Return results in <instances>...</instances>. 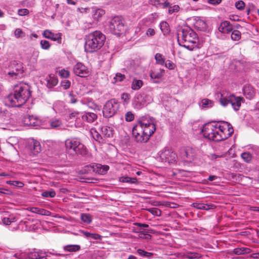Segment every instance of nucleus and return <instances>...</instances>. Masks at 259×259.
Listing matches in <instances>:
<instances>
[{
  "label": "nucleus",
  "mask_w": 259,
  "mask_h": 259,
  "mask_svg": "<svg viewBox=\"0 0 259 259\" xmlns=\"http://www.w3.org/2000/svg\"><path fill=\"white\" fill-rule=\"evenodd\" d=\"M231 33V38L233 40H238L241 37V33L239 31L237 30H233L232 29V31Z\"/></svg>",
  "instance_id": "40"
},
{
  "label": "nucleus",
  "mask_w": 259,
  "mask_h": 259,
  "mask_svg": "<svg viewBox=\"0 0 259 259\" xmlns=\"http://www.w3.org/2000/svg\"><path fill=\"white\" fill-rule=\"evenodd\" d=\"M178 41L180 46L187 49L189 50H193L197 46V43H196V42H187L185 40H180V38H178Z\"/></svg>",
  "instance_id": "25"
},
{
  "label": "nucleus",
  "mask_w": 259,
  "mask_h": 259,
  "mask_svg": "<svg viewBox=\"0 0 259 259\" xmlns=\"http://www.w3.org/2000/svg\"><path fill=\"white\" fill-rule=\"evenodd\" d=\"M23 71L22 64L19 63L14 64L8 73L10 77L16 78L23 76Z\"/></svg>",
  "instance_id": "14"
},
{
  "label": "nucleus",
  "mask_w": 259,
  "mask_h": 259,
  "mask_svg": "<svg viewBox=\"0 0 259 259\" xmlns=\"http://www.w3.org/2000/svg\"><path fill=\"white\" fill-rule=\"evenodd\" d=\"M169 0H150L151 5L157 8L165 9L169 7Z\"/></svg>",
  "instance_id": "22"
},
{
  "label": "nucleus",
  "mask_w": 259,
  "mask_h": 259,
  "mask_svg": "<svg viewBox=\"0 0 259 259\" xmlns=\"http://www.w3.org/2000/svg\"><path fill=\"white\" fill-rule=\"evenodd\" d=\"M79 232L86 238H91L95 240H100L101 239V236L98 234L92 233L85 230H80Z\"/></svg>",
  "instance_id": "26"
},
{
  "label": "nucleus",
  "mask_w": 259,
  "mask_h": 259,
  "mask_svg": "<svg viewBox=\"0 0 259 259\" xmlns=\"http://www.w3.org/2000/svg\"><path fill=\"white\" fill-rule=\"evenodd\" d=\"M155 59L156 63L159 65H164V59L162 54L160 53H156L155 55Z\"/></svg>",
  "instance_id": "41"
},
{
  "label": "nucleus",
  "mask_w": 259,
  "mask_h": 259,
  "mask_svg": "<svg viewBox=\"0 0 259 259\" xmlns=\"http://www.w3.org/2000/svg\"><path fill=\"white\" fill-rule=\"evenodd\" d=\"M61 85L63 89L67 90L70 88L71 82L68 80L64 79L61 81Z\"/></svg>",
  "instance_id": "56"
},
{
  "label": "nucleus",
  "mask_w": 259,
  "mask_h": 259,
  "mask_svg": "<svg viewBox=\"0 0 259 259\" xmlns=\"http://www.w3.org/2000/svg\"><path fill=\"white\" fill-rule=\"evenodd\" d=\"M47 87L49 88H53L58 83V79L54 74H50L46 78Z\"/></svg>",
  "instance_id": "24"
},
{
  "label": "nucleus",
  "mask_w": 259,
  "mask_h": 259,
  "mask_svg": "<svg viewBox=\"0 0 259 259\" xmlns=\"http://www.w3.org/2000/svg\"><path fill=\"white\" fill-rule=\"evenodd\" d=\"M42 36L48 39L57 41L58 44H61L62 41V33L58 32L54 33L49 29H46L44 31Z\"/></svg>",
  "instance_id": "17"
},
{
  "label": "nucleus",
  "mask_w": 259,
  "mask_h": 259,
  "mask_svg": "<svg viewBox=\"0 0 259 259\" xmlns=\"http://www.w3.org/2000/svg\"><path fill=\"white\" fill-rule=\"evenodd\" d=\"M65 146L66 150L71 154L85 155L87 150L84 145L81 143L79 139L71 138L66 140Z\"/></svg>",
  "instance_id": "6"
},
{
  "label": "nucleus",
  "mask_w": 259,
  "mask_h": 259,
  "mask_svg": "<svg viewBox=\"0 0 259 259\" xmlns=\"http://www.w3.org/2000/svg\"><path fill=\"white\" fill-rule=\"evenodd\" d=\"M134 225L137 227V228H134V231L136 232H139L142 234H144V231L142 230V228H147L149 227V225L147 224L139 223H135L134 224Z\"/></svg>",
  "instance_id": "35"
},
{
  "label": "nucleus",
  "mask_w": 259,
  "mask_h": 259,
  "mask_svg": "<svg viewBox=\"0 0 259 259\" xmlns=\"http://www.w3.org/2000/svg\"><path fill=\"white\" fill-rule=\"evenodd\" d=\"M143 85V82L142 80L134 78L132 83V89L133 90H139Z\"/></svg>",
  "instance_id": "30"
},
{
  "label": "nucleus",
  "mask_w": 259,
  "mask_h": 259,
  "mask_svg": "<svg viewBox=\"0 0 259 259\" xmlns=\"http://www.w3.org/2000/svg\"><path fill=\"white\" fill-rule=\"evenodd\" d=\"M59 74L61 77L66 78L69 77L70 72L68 70L63 69L59 71Z\"/></svg>",
  "instance_id": "54"
},
{
  "label": "nucleus",
  "mask_w": 259,
  "mask_h": 259,
  "mask_svg": "<svg viewBox=\"0 0 259 259\" xmlns=\"http://www.w3.org/2000/svg\"><path fill=\"white\" fill-rule=\"evenodd\" d=\"M80 218L84 223L87 224H90L92 221L91 215L88 213H82Z\"/></svg>",
  "instance_id": "39"
},
{
  "label": "nucleus",
  "mask_w": 259,
  "mask_h": 259,
  "mask_svg": "<svg viewBox=\"0 0 259 259\" xmlns=\"http://www.w3.org/2000/svg\"><path fill=\"white\" fill-rule=\"evenodd\" d=\"M33 155H36L41 151V146L39 142L37 141H32V146L31 147Z\"/></svg>",
  "instance_id": "28"
},
{
  "label": "nucleus",
  "mask_w": 259,
  "mask_h": 259,
  "mask_svg": "<svg viewBox=\"0 0 259 259\" xmlns=\"http://www.w3.org/2000/svg\"><path fill=\"white\" fill-rule=\"evenodd\" d=\"M97 118L96 114L92 112H74L69 115V118L75 120V124L77 126L83 125L84 121L92 123Z\"/></svg>",
  "instance_id": "7"
},
{
  "label": "nucleus",
  "mask_w": 259,
  "mask_h": 259,
  "mask_svg": "<svg viewBox=\"0 0 259 259\" xmlns=\"http://www.w3.org/2000/svg\"><path fill=\"white\" fill-rule=\"evenodd\" d=\"M213 105V103L211 100L208 99H204L201 100L200 106L203 109L211 107Z\"/></svg>",
  "instance_id": "34"
},
{
  "label": "nucleus",
  "mask_w": 259,
  "mask_h": 259,
  "mask_svg": "<svg viewBox=\"0 0 259 259\" xmlns=\"http://www.w3.org/2000/svg\"><path fill=\"white\" fill-rule=\"evenodd\" d=\"M135 115L131 111H128L125 115V119L126 121H132L134 119Z\"/></svg>",
  "instance_id": "55"
},
{
  "label": "nucleus",
  "mask_w": 259,
  "mask_h": 259,
  "mask_svg": "<svg viewBox=\"0 0 259 259\" xmlns=\"http://www.w3.org/2000/svg\"><path fill=\"white\" fill-rule=\"evenodd\" d=\"M53 109L56 112H59L64 109V103L62 101H57L53 105Z\"/></svg>",
  "instance_id": "37"
},
{
  "label": "nucleus",
  "mask_w": 259,
  "mask_h": 259,
  "mask_svg": "<svg viewBox=\"0 0 259 259\" xmlns=\"http://www.w3.org/2000/svg\"><path fill=\"white\" fill-rule=\"evenodd\" d=\"M13 186H14L15 187H19V188H21V187H23L24 184H23V183H22L21 181H14L13 182Z\"/></svg>",
  "instance_id": "64"
},
{
  "label": "nucleus",
  "mask_w": 259,
  "mask_h": 259,
  "mask_svg": "<svg viewBox=\"0 0 259 259\" xmlns=\"http://www.w3.org/2000/svg\"><path fill=\"white\" fill-rule=\"evenodd\" d=\"M200 257V255L199 253L189 252L184 253L183 255V258L182 259H193L199 258Z\"/></svg>",
  "instance_id": "36"
},
{
  "label": "nucleus",
  "mask_w": 259,
  "mask_h": 259,
  "mask_svg": "<svg viewBox=\"0 0 259 259\" xmlns=\"http://www.w3.org/2000/svg\"><path fill=\"white\" fill-rule=\"evenodd\" d=\"M235 6L237 9L241 11L244 9L245 4L242 1H238L235 3Z\"/></svg>",
  "instance_id": "52"
},
{
  "label": "nucleus",
  "mask_w": 259,
  "mask_h": 259,
  "mask_svg": "<svg viewBox=\"0 0 259 259\" xmlns=\"http://www.w3.org/2000/svg\"><path fill=\"white\" fill-rule=\"evenodd\" d=\"M40 46L42 49L48 50L51 47V44L47 40H41L40 42Z\"/></svg>",
  "instance_id": "42"
},
{
  "label": "nucleus",
  "mask_w": 259,
  "mask_h": 259,
  "mask_svg": "<svg viewBox=\"0 0 259 259\" xmlns=\"http://www.w3.org/2000/svg\"><path fill=\"white\" fill-rule=\"evenodd\" d=\"M18 14L21 16H26L29 14V10L27 9H20L18 10Z\"/></svg>",
  "instance_id": "60"
},
{
  "label": "nucleus",
  "mask_w": 259,
  "mask_h": 259,
  "mask_svg": "<svg viewBox=\"0 0 259 259\" xmlns=\"http://www.w3.org/2000/svg\"><path fill=\"white\" fill-rule=\"evenodd\" d=\"M192 206L197 208L199 209H203V210H208L209 209H212L215 208V206L213 204H204V203H200L198 202H195L192 204Z\"/></svg>",
  "instance_id": "23"
},
{
  "label": "nucleus",
  "mask_w": 259,
  "mask_h": 259,
  "mask_svg": "<svg viewBox=\"0 0 259 259\" xmlns=\"http://www.w3.org/2000/svg\"><path fill=\"white\" fill-rule=\"evenodd\" d=\"M62 124L61 121L59 119H54L51 121L50 125L52 128H56Z\"/></svg>",
  "instance_id": "58"
},
{
  "label": "nucleus",
  "mask_w": 259,
  "mask_h": 259,
  "mask_svg": "<svg viewBox=\"0 0 259 259\" xmlns=\"http://www.w3.org/2000/svg\"><path fill=\"white\" fill-rule=\"evenodd\" d=\"M155 34V30L153 28H148L146 32V35L148 36H152Z\"/></svg>",
  "instance_id": "62"
},
{
  "label": "nucleus",
  "mask_w": 259,
  "mask_h": 259,
  "mask_svg": "<svg viewBox=\"0 0 259 259\" xmlns=\"http://www.w3.org/2000/svg\"><path fill=\"white\" fill-rule=\"evenodd\" d=\"M119 181L122 183H128L131 184H137L138 183V180L136 178H131L127 176L120 177Z\"/></svg>",
  "instance_id": "29"
},
{
  "label": "nucleus",
  "mask_w": 259,
  "mask_h": 259,
  "mask_svg": "<svg viewBox=\"0 0 259 259\" xmlns=\"http://www.w3.org/2000/svg\"><path fill=\"white\" fill-rule=\"evenodd\" d=\"M234 130L227 122H211L205 124L202 128L204 138L214 142H220L231 136Z\"/></svg>",
  "instance_id": "1"
},
{
  "label": "nucleus",
  "mask_w": 259,
  "mask_h": 259,
  "mask_svg": "<svg viewBox=\"0 0 259 259\" xmlns=\"http://www.w3.org/2000/svg\"><path fill=\"white\" fill-rule=\"evenodd\" d=\"M41 195L44 197L53 198L56 196V192L54 191H44L42 193Z\"/></svg>",
  "instance_id": "51"
},
{
  "label": "nucleus",
  "mask_w": 259,
  "mask_h": 259,
  "mask_svg": "<svg viewBox=\"0 0 259 259\" xmlns=\"http://www.w3.org/2000/svg\"><path fill=\"white\" fill-rule=\"evenodd\" d=\"M49 255L42 250L33 251L27 253L25 259H48Z\"/></svg>",
  "instance_id": "18"
},
{
  "label": "nucleus",
  "mask_w": 259,
  "mask_h": 259,
  "mask_svg": "<svg viewBox=\"0 0 259 259\" xmlns=\"http://www.w3.org/2000/svg\"><path fill=\"white\" fill-rule=\"evenodd\" d=\"M30 95L27 85L19 84L14 87L13 93L8 96L7 101L12 106L20 107L27 101Z\"/></svg>",
  "instance_id": "3"
},
{
  "label": "nucleus",
  "mask_w": 259,
  "mask_h": 259,
  "mask_svg": "<svg viewBox=\"0 0 259 259\" xmlns=\"http://www.w3.org/2000/svg\"><path fill=\"white\" fill-rule=\"evenodd\" d=\"M243 92L244 96L249 100L252 99L256 94L255 90L250 84H246L243 87Z\"/></svg>",
  "instance_id": "19"
},
{
  "label": "nucleus",
  "mask_w": 259,
  "mask_h": 259,
  "mask_svg": "<svg viewBox=\"0 0 259 259\" xmlns=\"http://www.w3.org/2000/svg\"><path fill=\"white\" fill-rule=\"evenodd\" d=\"M64 250L68 252H75L80 249L79 245H67L63 247Z\"/></svg>",
  "instance_id": "33"
},
{
  "label": "nucleus",
  "mask_w": 259,
  "mask_h": 259,
  "mask_svg": "<svg viewBox=\"0 0 259 259\" xmlns=\"http://www.w3.org/2000/svg\"><path fill=\"white\" fill-rule=\"evenodd\" d=\"M217 98L223 106L225 107L229 104H231L232 107L235 111L239 110L241 102L244 100L242 97H236L233 94L226 92L218 93L217 94Z\"/></svg>",
  "instance_id": "5"
},
{
  "label": "nucleus",
  "mask_w": 259,
  "mask_h": 259,
  "mask_svg": "<svg viewBox=\"0 0 259 259\" xmlns=\"http://www.w3.org/2000/svg\"><path fill=\"white\" fill-rule=\"evenodd\" d=\"M165 66L170 70L173 69L175 67V64L170 61H167L165 63Z\"/></svg>",
  "instance_id": "63"
},
{
  "label": "nucleus",
  "mask_w": 259,
  "mask_h": 259,
  "mask_svg": "<svg viewBox=\"0 0 259 259\" xmlns=\"http://www.w3.org/2000/svg\"><path fill=\"white\" fill-rule=\"evenodd\" d=\"M121 99L124 104H127L130 101V95L128 94L124 93L121 95Z\"/></svg>",
  "instance_id": "61"
},
{
  "label": "nucleus",
  "mask_w": 259,
  "mask_h": 259,
  "mask_svg": "<svg viewBox=\"0 0 259 259\" xmlns=\"http://www.w3.org/2000/svg\"><path fill=\"white\" fill-rule=\"evenodd\" d=\"M160 29L162 32L164 33H167L169 31L168 24L167 22L163 21L160 24Z\"/></svg>",
  "instance_id": "46"
},
{
  "label": "nucleus",
  "mask_w": 259,
  "mask_h": 259,
  "mask_svg": "<svg viewBox=\"0 0 259 259\" xmlns=\"http://www.w3.org/2000/svg\"><path fill=\"white\" fill-rule=\"evenodd\" d=\"M250 249L248 248H236L233 250V252L237 255L243 254L245 253L249 252Z\"/></svg>",
  "instance_id": "38"
},
{
  "label": "nucleus",
  "mask_w": 259,
  "mask_h": 259,
  "mask_svg": "<svg viewBox=\"0 0 259 259\" xmlns=\"http://www.w3.org/2000/svg\"><path fill=\"white\" fill-rule=\"evenodd\" d=\"M93 170L100 175L105 174L109 170V166L106 165H102L100 164H94L93 165Z\"/></svg>",
  "instance_id": "21"
},
{
  "label": "nucleus",
  "mask_w": 259,
  "mask_h": 259,
  "mask_svg": "<svg viewBox=\"0 0 259 259\" xmlns=\"http://www.w3.org/2000/svg\"><path fill=\"white\" fill-rule=\"evenodd\" d=\"M31 210L33 213L44 215H50L51 214V212L49 211L37 207H32Z\"/></svg>",
  "instance_id": "32"
},
{
  "label": "nucleus",
  "mask_w": 259,
  "mask_h": 259,
  "mask_svg": "<svg viewBox=\"0 0 259 259\" xmlns=\"http://www.w3.org/2000/svg\"><path fill=\"white\" fill-rule=\"evenodd\" d=\"M73 72L81 77H85L89 74L88 68L82 63L78 62L73 67Z\"/></svg>",
  "instance_id": "16"
},
{
  "label": "nucleus",
  "mask_w": 259,
  "mask_h": 259,
  "mask_svg": "<svg viewBox=\"0 0 259 259\" xmlns=\"http://www.w3.org/2000/svg\"><path fill=\"white\" fill-rule=\"evenodd\" d=\"M106 37L99 31L90 33L85 38L84 50L87 52L92 53L100 49L104 45Z\"/></svg>",
  "instance_id": "4"
},
{
  "label": "nucleus",
  "mask_w": 259,
  "mask_h": 259,
  "mask_svg": "<svg viewBox=\"0 0 259 259\" xmlns=\"http://www.w3.org/2000/svg\"><path fill=\"white\" fill-rule=\"evenodd\" d=\"M152 101L150 96L146 94H137L133 101V106L137 109H141Z\"/></svg>",
  "instance_id": "10"
},
{
  "label": "nucleus",
  "mask_w": 259,
  "mask_h": 259,
  "mask_svg": "<svg viewBox=\"0 0 259 259\" xmlns=\"http://www.w3.org/2000/svg\"><path fill=\"white\" fill-rule=\"evenodd\" d=\"M137 253L139 255L141 256H145L148 258H150L153 255L152 253L144 251L141 249H138Z\"/></svg>",
  "instance_id": "45"
},
{
  "label": "nucleus",
  "mask_w": 259,
  "mask_h": 259,
  "mask_svg": "<svg viewBox=\"0 0 259 259\" xmlns=\"http://www.w3.org/2000/svg\"><path fill=\"white\" fill-rule=\"evenodd\" d=\"M196 153L195 149L192 148H186L181 150L180 156L183 160L191 162L196 158Z\"/></svg>",
  "instance_id": "13"
},
{
  "label": "nucleus",
  "mask_w": 259,
  "mask_h": 259,
  "mask_svg": "<svg viewBox=\"0 0 259 259\" xmlns=\"http://www.w3.org/2000/svg\"><path fill=\"white\" fill-rule=\"evenodd\" d=\"M241 157L247 162H250L252 159V155L249 152H244L241 154Z\"/></svg>",
  "instance_id": "50"
},
{
  "label": "nucleus",
  "mask_w": 259,
  "mask_h": 259,
  "mask_svg": "<svg viewBox=\"0 0 259 259\" xmlns=\"http://www.w3.org/2000/svg\"><path fill=\"white\" fill-rule=\"evenodd\" d=\"M92 137L97 141H99L102 139L101 136L95 128H92L90 131Z\"/></svg>",
  "instance_id": "43"
},
{
  "label": "nucleus",
  "mask_w": 259,
  "mask_h": 259,
  "mask_svg": "<svg viewBox=\"0 0 259 259\" xmlns=\"http://www.w3.org/2000/svg\"><path fill=\"white\" fill-rule=\"evenodd\" d=\"M108 28L112 34L118 35L125 31L126 26L120 17H115L109 22Z\"/></svg>",
  "instance_id": "8"
},
{
  "label": "nucleus",
  "mask_w": 259,
  "mask_h": 259,
  "mask_svg": "<svg viewBox=\"0 0 259 259\" xmlns=\"http://www.w3.org/2000/svg\"><path fill=\"white\" fill-rule=\"evenodd\" d=\"M16 221L15 218L14 217H10V218H4L2 220L3 223L6 225H9L12 223L15 222Z\"/></svg>",
  "instance_id": "49"
},
{
  "label": "nucleus",
  "mask_w": 259,
  "mask_h": 259,
  "mask_svg": "<svg viewBox=\"0 0 259 259\" xmlns=\"http://www.w3.org/2000/svg\"><path fill=\"white\" fill-rule=\"evenodd\" d=\"M100 132L105 137H110L112 135V130L107 126H103L101 127Z\"/></svg>",
  "instance_id": "31"
},
{
  "label": "nucleus",
  "mask_w": 259,
  "mask_h": 259,
  "mask_svg": "<svg viewBox=\"0 0 259 259\" xmlns=\"http://www.w3.org/2000/svg\"><path fill=\"white\" fill-rule=\"evenodd\" d=\"M168 8V13L169 14H172L178 12L180 10V7L178 5H175L174 6H170V4L169 3V7Z\"/></svg>",
  "instance_id": "47"
},
{
  "label": "nucleus",
  "mask_w": 259,
  "mask_h": 259,
  "mask_svg": "<svg viewBox=\"0 0 259 259\" xmlns=\"http://www.w3.org/2000/svg\"><path fill=\"white\" fill-rule=\"evenodd\" d=\"M232 25L228 21L222 22L219 27V31L224 34L230 33L232 31Z\"/></svg>",
  "instance_id": "20"
},
{
  "label": "nucleus",
  "mask_w": 259,
  "mask_h": 259,
  "mask_svg": "<svg viewBox=\"0 0 259 259\" xmlns=\"http://www.w3.org/2000/svg\"><path fill=\"white\" fill-rule=\"evenodd\" d=\"M159 156L162 162L175 163L177 161V156L171 150L164 149L160 152Z\"/></svg>",
  "instance_id": "12"
},
{
  "label": "nucleus",
  "mask_w": 259,
  "mask_h": 259,
  "mask_svg": "<svg viewBox=\"0 0 259 259\" xmlns=\"http://www.w3.org/2000/svg\"><path fill=\"white\" fill-rule=\"evenodd\" d=\"M24 125L37 128L41 124V121L37 117L33 115H26L23 119Z\"/></svg>",
  "instance_id": "15"
},
{
  "label": "nucleus",
  "mask_w": 259,
  "mask_h": 259,
  "mask_svg": "<svg viewBox=\"0 0 259 259\" xmlns=\"http://www.w3.org/2000/svg\"><path fill=\"white\" fill-rule=\"evenodd\" d=\"M147 210L149 212H150L151 214H152L153 215H155V216L159 217V216H160L161 214V210L158 208H156V207L149 208H148Z\"/></svg>",
  "instance_id": "44"
},
{
  "label": "nucleus",
  "mask_w": 259,
  "mask_h": 259,
  "mask_svg": "<svg viewBox=\"0 0 259 259\" xmlns=\"http://www.w3.org/2000/svg\"><path fill=\"white\" fill-rule=\"evenodd\" d=\"M105 11L102 9H98L96 10L94 14V19H99L100 17L104 15Z\"/></svg>",
  "instance_id": "53"
},
{
  "label": "nucleus",
  "mask_w": 259,
  "mask_h": 259,
  "mask_svg": "<svg viewBox=\"0 0 259 259\" xmlns=\"http://www.w3.org/2000/svg\"><path fill=\"white\" fill-rule=\"evenodd\" d=\"M156 130L155 119L143 117L133 127L132 135L137 142H146Z\"/></svg>",
  "instance_id": "2"
},
{
  "label": "nucleus",
  "mask_w": 259,
  "mask_h": 259,
  "mask_svg": "<svg viewBox=\"0 0 259 259\" xmlns=\"http://www.w3.org/2000/svg\"><path fill=\"white\" fill-rule=\"evenodd\" d=\"M178 38H180V40L186 41L187 42H196L197 43V41L196 34L190 28L182 29L178 34Z\"/></svg>",
  "instance_id": "11"
},
{
  "label": "nucleus",
  "mask_w": 259,
  "mask_h": 259,
  "mask_svg": "<svg viewBox=\"0 0 259 259\" xmlns=\"http://www.w3.org/2000/svg\"><path fill=\"white\" fill-rule=\"evenodd\" d=\"M125 78V76L121 73H117L114 77V82L121 81Z\"/></svg>",
  "instance_id": "59"
},
{
  "label": "nucleus",
  "mask_w": 259,
  "mask_h": 259,
  "mask_svg": "<svg viewBox=\"0 0 259 259\" xmlns=\"http://www.w3.org/2000/svg\"><path fill=\"white\" fill-rule=\"evenodd\" d=\"M14 34L17 38H22L25 36V33L20 28H16L14 32Z\"/></svg>",
  "instance_id": "48"
},
{
  "label": "nucleus",
  "mask_w": 259,
  "mask_h": 259,
  "mask_svg": "<svg viewBox=\"0 0 259 259\" xmlns=\"http://www.w3.org/2000/svg\"><path fill=\"white\" fill-rule=\"evenodd\" d=\"M164 70L161 69H154L150 72V77L152 79H160L163 74Z\"/></svg>",
  "instance_id": "27"
},
{
  "label": "nucleus",
  "mask_w": 259,
  "mask_h": 259,
  "mask_svg": "<svg viewBox=\"0 0 259 259\" xmlns=\"http://www.w3.org/2000/svg\"><path fill=\"white\" fill-rule=\"evenodd\" d=\"M119 106V103L115 99H111L108 101L103 107V116L106 118L112 117L117 113Z\"/></svg>",
  "instance_id": "9"
},
{
  "label": "nucleus",
  "mask_w": 259,
  "mask_h": 259,
  "mask_svg": "<svg viewBox=\"0 0 259 259\" xmlns=\"http://www.w3.org/2000/svg\"><path fill=\"white\" fill-rule=\"evenodd\" d=\"M196 25H199L200 30H204L206 29L207 27V24L206 23V22L204 21L201 20L197 21L196 22Z\"/></svg>",
  "instance_id": "57"
}]
</instances>
